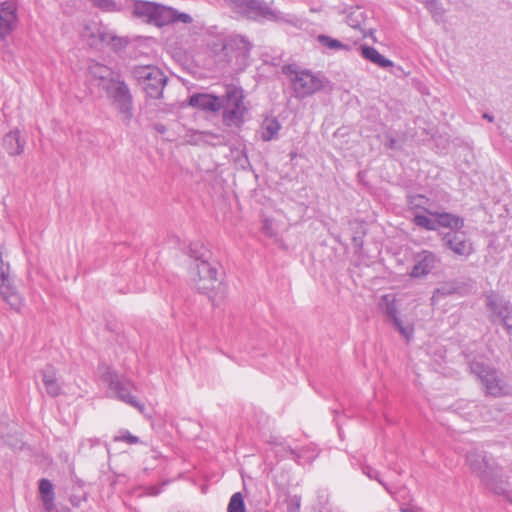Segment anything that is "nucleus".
<instances>
[{
	"label": "nucleus",
	"instance_id": "1",
	"mask_svg": "<svg viewBox=\"0 0 512 512\" xmlns=\"http://www.w3.org/2000/svg\"><path fill=\"white\" fill-rule=\"evenodd\" d=\"M466 462L470 470L491 491L498 495H506L508 482L494 458L488 455L482 448L474 447L468 451Z\"/></svg>",
	"mask_w": 512,
	"mask_h": 512
},
{
	"label": "nucleus",
	"instance_id": "2",
	"mask_svg": "<svg viewBox=\"0 0 512 512\" xmlns=\"http://www.w3.org/2000/svg\"><path fill=\"white\" fill-rule=\"evenodd\" d=\"M91 73L101 79L102 89L122 115L124 122L128 124L133 117V97L128 85L120 76L114 75L107 67L99 64L91 68Z\"/></svg>",
	"mask_w": 512,
	"mask_h": 512
},
{
	"label": "nucleus",
	"instance_id": "3",
	"mask_svg": "<svg viewBox=\"0 0 512 512\" xmlns=\"http://www.w3.org/2000/svg\"><path fill=\"white\" fill-rule=\"evenodd\" d=\"M251 43L241 35H229L212 45V51L220 62L231 65L234 70H243L251 51Z\"/></svg>",
	"mask_w": 512,
	"mask_h": 512
},
{
	"label": "nucleus",
	"instance_id": "4",
	"mask_svg": "<svg viewBox=\"0 0 512 512\" xmlns=\"http://www.w3.org/2000/svg\"><path fill=\"white\" fill-rule=\"evenodd\" d=\"M245 95L241 87L229 85L225 93L220 96V110L222 122L230 128H240L245 122L248 108L244 102Z\"/></svg>",
	"mask_w": 512,
	"mask_h": 512
},
{
	"label": "nucleus",
	"instance_id": "5",
	"mask_svg": "<svg viewBox=\"0 0 512 512\" xmlns=\"http://www.w3.org/2000/svg\"><path fill=\"white\" fill-rule=\"evenodd\" d=\"M97 375L108 385V392L112 397L125 402L132 407L140 408V403L132 394L134 385L130 380L117 375L111 367L105 363L99 364L97 368Z\"/></svg>",
	"mask_w": 512,
	"mask_h": 512
},
{
	"label": "nucleus",
	"instance_id": "6",
	"mask_svg": "<svg viewBox=\"0 0 512 512\" xmlns=\"http://www.w3.org/2000/svg\"><path fill=\"white\" fill-rule=\"evenodd\" d=\"M132 75L146 96L151 99L162 97L167 77L163 71L155 65H139L132 69Z\"/></svg>",
	"mask_w": 512,
	"mask_h": 512
},
{
	"label": "nucleus",
	"instance_id": "7",
	"mask_svg": "<svg viewBox=\"0 0 512 512\" xmlns=\"http://www.w3.org/2000/svg\"><path fill=\"white\" fill-rule=\"evenodd\" d=\"M234 8L246 14L249 18L265 19L274 22H290L289 15L274 8L264 0H229Z\"/></svg>",
	"mask_w": 512,
	"mask_h": 512
},
{
	"label": "nucleus",
	"instance_id": "8",
	"mask_svg": "<svg viewBox=\"0 0 512 512\" xmlns=\"http://www.w3.org/2000/svg\"><path fill=\"white\" fill-rule=\"evenodd\" d=\"M488 319L492 324H501L512 334V304L502 295L491 291L485 295Z\"/></svg>",
	"mask_w": 512,
	"mask_h": 512
},
{
	"label": "nucleus",
	"instance_id": "9",
	"mask_svg": "<svg viewBox=\"0 0 512 512\" xmlns=\"http://www.w3.org/2000/svg\"><path fill=\"white\" fill-rule=\"evenodd\" d=\"M283 73L289 78L292 89L297 97L303 98L322 88L319 77L307 70H297L293 66H285Z\"/></svg>",
	"mask_w": 512,
	"mask_h": 512
},
{
	"label": "nucleus",
	"instance_id": "10",
	"mask_svg": "<svg viewBox=\"0 0 512 512\" xmlns=\"http://www.w3.org/2000/svg\"><path fill=\"white\" fill-rule=\"evenodd\" d=\"M379 309L385 316V321L391 324L395 330L406 340L410 342L413 338L414 327L410 323H405L399 316V305L395 295L385 294L380 298Z\"/></svg>",
	"mask_w": 512,
	"mask_h": 512
},
{
	"label": "nucleus",
	"instance_id": "11",
	"mask_svg": "<svg viewBox=\"0 0 512 512\" xmlns=\"http://www.w3.org/2000/svg\"><path fill=\"white\" fill-rule=\"evenodd\" d=\"M469 366L471 373L481 381L488 395L498 397L505 394V384L494 368L481 360H473Z\"/></svg>",
	"mask_w": 512,
	"mask_h": 512
},
{
	"label": "nucleus",
	"instance_id": "12",
	"mask_svg": "<svg viewBox=\"0 0 512 512\" xmlns=\"http://www.w3.org/2000/svg\"><path fill=\"white\" fill-rule=\"evenodd\" d=\"M80 36L90 47H96L99 44H106L113 50H120L126 45V41L107 28L99 26L96 23H87L80 31Z\"/></svg>",
	"mask_w": 512,
	"mask_h": 512
},
{
	"label": "nucleus",
	"instance_id": "13",
	"mask_svg": "<svg viewBox=\"0 0 512 512\" xmlns=\"http://www.w3.org/2000/svg\"><path fill=\"white\" fill-rule=\"evenodd\" d=\"M167 13L165 5L144 0L132 1V16L144 23L162 27L164 20L167 19Z\"/></svg>",
	"mask_w": 512,
	"mask_h": 512
},
{
	"label": "nucleus",
	"instance_id": "14",
	"mask_svg": "<svg viewBox=\"0 0 512 512\" xmlns=\"http://www.w3.org/2000/svg\"><path fill=\"white\" fill-rule=\"evenodd\" d=\"M209 260L210 259H204L200 260V262H196L195 266L191 267V273H195L198 277V279L194 278L198 292L207 294L209 298H212L210 293L215 288L216 284H218V271L216 266Z\"/></svg>",
	"mask_w": 512,
	"mask_h": 512
},
{
	"label": "nucleus",
	"instance_id": "15",
	"mask_svg": "<svg viewBox=\"0 0 512 512\" xmlns=\"http://www.w3.org/2000/svg\"><path fill=\"white\" fill-rule=\"evenodd\" d=\"M19 25L18 5L14 0L0 2V41L7 38Z\"/></svg>",
	"mask_w": 512,
	"mask_h": 512
},
{
	"label": "nucleus",
	"instance_id": "16",
	"mask_svg": "<svg viewBox=\"0 0 512 512\" xmlns=\"http://www.w3.org/2000/svg\"><path fill=\"white\" fill-rule=\"evenodd\" d=\"M442 242L444 247L451 250L458 256L468 257L474 251L470 238L462 229H456L443 233Z\"/></svg>",
	"mask_w": 512,
	"mask_h": 512
},
{
	"label": "nucleus",
	"instance_id": "17",
	"mask_svg": "<svg viewBox=\"0 0 512 512\" xmlns=\"http://www.w3.org/2000/svg\"><path fill=\"white\" fill-rule=\"evenodd\" d=\"M438 262V257L435 253L423 250L415 256V263L410 272L413 278H419L428 275Z\"/></svg>",
	"mask_w": 512,
	"mask_h": 512
},
{
	"label": "nucleus",
	"instance_id": "18",
	"mask_svg": "<svg viewBox=\"0 0 512 512\" xmlns=\"http://www.w3.org/2000/svg\"><path fill=\"white\" fill-rule=\"evenodd\" d=\"M188 104L202 111L215 113L220 111V96L208 93H194L189 97Z\"/></svg>",
	"mask_w": 512,
	"mask_h": 512
},
{
	"label": "nucleus",
	"instance_id": "19",
	"mask_svg": "<svg viewBox=\"0 0 512 512\" xmlns=\"http://www.w3.org/2000/svg\"><path fill=\"white\" fill-rule=\"evenodd\" d=\"M367 22V15L360 7L352 9L346 16V23L350 27L360 30L363 37H372L374 30L368 26Z\"/></svg>",
	"mask_w": 512,
	"mask_h": 512
},
{
	"label": "nucleus",
	"instance_id": "20",
	"mask_svg": "<svg viewBox=\"0 0 512 512\" xmlns=\"http://www.w3.org/2000/svg\"><path fill=\"white\" fill-rule=\"evenodd\" d=\"M288 457L295 460L300 465L312 462L318 455L317 446L309 444L300 449L288 447L286 450Z\"/></svg>",
	"mask_w": 512,
	"mask_h": 512
},
{
	"label": "nucleus",
	"instance_id": "21",
	"mask_svg": "<svg viewBox=\"0 0 512 512\" xmlns=\"http://www.w3.org/2000/svg\"><path fill=\"white\" fill-rule=\"evenodd\" d=\"M428 214L436 218V230L439 227L449 228L450 231L464 227L463 218L448 212L428 211Z\"/></svg>",
	"mask_w": 512,
	"mask_h": 512
},
{
	"label": "nucleus",
	"instance_id": "22",
	"mask_svg": "<svg viewBox=\"0 0 512 512\" xmlns=\"http://www.w3.org/2000/svg\"><path fill=\"white\" fill-rule=\"evenodd\" d=\"M25 140H22L18 130L10 131L3 137V147L11 155H20L24 151Z\"/></svg>",
	"mask_w": 512,
	"mask_h": 512
},
{
	"label": "nucleus",
	"instance_id": "23",
	"mask_svg": "<svg viewBox=\"0 0 512 512\" xmlns=\"http://www.w3.org/2000/svg\"><path fill=\"white\" fill-rule=\"evenodd\" d=\"M361 55L366 60L372 62L373 64L381 68H389L393 66V62L388 58L384 57L382 54H380L378 50L375 49L374 47L362 45Z\"/></svg>",
	"mask_w": 512,
	"mask_h": 512
},
{
	"label": "nucleus",
	"instance_id": "24",
	"mask_svg": "<svg viewBox=\"0 0 512 512\" xmlns=\"http://www.w3.org/2000/svg\"><path fill=\"white\" fill-rule=\"evenodd\" d=\"M42 380L45 386L46 392L52 396L56 397L61 393V386L56 377L55 370L53 367H47L42 372Z\"/></svg>",
	"mask_w": 512,
	"mask_h": 512
},
{
	"label": "nucleus",
	"instance_id": "25",
	"mask_svg": "<svg viewBox=\"0 0 512 512\" xmlns=\"http://www.w3.org/2000/svg\"><path fill=\"white\" fill-rule=\"evenodd\" d=\"M281 125L276 118H266L261 125V138L263 141H271L277 138Z\"/></svg>",
	"mask_w": 512,
	"mask_h": 512
},
{
	"label": "nucleus",
	"instance_id": "26",
	"mask_svg": "<svg viewBox=\"0 0 512 512\" xmlns=\"http://www.w3.org/2000/svg\"><path fill=\"white\" fill-rule=\"evenodd\" d=\"M39 493L42 502L47 510L51 509L54 501L53 485L48 479H41L39 481Z\"/></svg>",
	"mask_w": 512,
	"mask_h": 512
},
{
	"label": "nucleus",
	"instance_id": "27",
	"mask_svg": "<svg viewBox=\"0 0 512 512\" xmlns=\"http://www.w3.org/2000/svg\"><path fill=\"white\" fill-rule=\"evenodd\" d=\"M93 7L105 13H117L124 10V5L117 0H89Z\"/></svg>",
	"mask_w": 512,
	"mask_h": 512
},
{
	"label": "nucleus",
	"instance_id": "28",
	"mask_svg": "<svg viewBox=\"0 0 512 512\" xmlns=\"http://www.w3.org/2000/svg\"><path fill=\"white\" fill-rule=\"evenodd\" d=\"M317 41L330 51L351 50V46L349 44H345L338 39L332 38L325 34H319L317 36Z\"/></svg>",
	"mask_w": 512,
	"mask_h": 512
},
{
	"label": "nucleus",
	"instance_id": "29",
	"mask_svg": "<svg viewBox=\"0 0 512 512\" xmlns=\"http://www.w3.org/2000/svg\"><path fill=\"white\" fill-rule=\"evenodd\" d=\"M189 256L194 260V262H200V260L210 259L211 253L204 246L203 243L196 241L192 242L189 245Z\"/></svg>",
	"mask_w": 512,
	"mask_h": 512
},
{
	"label": "nucleus",
	"instance_id": "30",
	"mask_svg": "<svg viewBox=\"0 0 512 512\" xmlns=\"http://www.w3.org/2000/svg\"><path fill=\"white\" fill-rule=\"evenodd\" d=\"M165 10L169 13H167V19L164 20V26L177 22H182L185 24L192 22V17L187 13L179 12L168 6H165Z\"/></svg>",
	"mask_w": 512,
	"mask_h": 512
},
{
	"label": "nucleus",
	"instance_id": "31",
	"mask_svg": "<svg viewBox=\"0 0 512 512\" xmlns=\"http://www.w3.org/2000/svg\"><path fill=\"white\" fill-rule=\"evenodd\" d=\"M425 5L426 9L431 13L435 21L442 20L445 10L437 0H417Z\"/></svg>",
	"mask_w": 512,
	"mask_h": 512
},
{
	"label": "nucleus",
	"instance_id": "32",
	"mask_svg": "<svg viewBox=\"0 0 512 512\" xmlns=\"http://www.w3.org/2000/svg\"><path fill=\"white\" fill-rule=\"evenodd\" d=\"M408 205L410 209H420L424 212L428 213V211H431L429 206V199L425 197L424 195H411L408 197Z\"/></svg>",
	"mask_w": 512,
	"mask_h": 512
},
{
	"label": "nucleus",
	"instance_id": "33",
	"mask_svg": "<svg viewBox=\"0 0 512 512\" xmlns=\"http://www.w3.org/2000/svg\"><path fill=\"white\" fill-rule=\"evenodd\" d=\"M227 512H246V506L241 492H236L230 497Z\"/></svg>",
	"mask_w": 512,
	"mask_h": 512
},
{
	"label": "nucleus",
	"instance_id": "34",
	"mask_svg": "<svg viewBox=\"0 0 512 512\" xmlns=\"http://www.w3.org/2000/svg\"><path fill=\"white\" fill-rule=\"evenodd\" d=\"M413 222L420 228L426 229L428 231L436 230V218L431 219L424 214L415 213Z\"/></svg>",
	"mask_w": 512,
	"mask_h": 512
},
{
	"label": "nucleus",
	"instance_id": "35",
	"mask_svg": "<svg viewBox=\"0 0 512 512\" xmlns=\"http://www.w3.org/2000/svg\"><path fill=\"white\" fill-rule=\"evenodd\" d=\"M361 471L362 473L367 476L369 479L371 480H376L379 484H381L385 489L386 491L390 492V489L389 487L387 486V484L380 478V474L379 472L373 468L372 466L370 465H367V464H363L361 465Z\"/></svg>",
	"mask_w": 512,
	"mask_h": 512
},
{
	"label": "nucleus",
	"instance_id": "36",
	"mask_svg": "<svg viewBox=\"0 0 512 512\" xmlns=\"http://www.w3.org/2000/svg\"><path fill=\"white\" fill-rule=\"evenodd\" d=\"M114 441L115 442L123 441V442H126L131 445L137 444L140 442V440L137 436L132 435L127 430L120 431L116 436H114Z\"/></svg>",
	"mask_w": 512,
	"mask_h": 512
},
{
	"label": "nucleus",
	"instance_id": "37",
	"mask_svg": "<svg viewBox=\"0 0 512 512\" xmlns=\"http://www.w3.org/2000/svg\"><path fill=\"white\" fill-rule=\"evenodd\" d=\"M301 499L297 495L289 497L287 501V512H300Z\"/></svg>",
	"mask_w": 512,
	"mask_h": 512
},
{
	"label": "nucleus",
	"instance_id": "38",
	"mask_svg": "<svg viewBox=\"0 0 512 512\" xmlns=\"http://www.w3.org/2000/svg\"><path fill=\"white\" fill-rule=\"evenodd\" d=\"M451 293H452V290L449 287H447V286L439 287L434 291L431 301L434 304L436 301L439 300L440 297L450 295Z\"/></svg>",
	"mask_w": 512,
	"mask_h": 512
},
{
	"label": "nucleus",
	"instance_id": "39",
	"mask_svg": "<svg viewBox=\"0 0 512 512\" xmlns=\"http://www.w3.org/2000/svg\"><path fill=\"white\" fill-rule=\"evenodd\" d=\"M100 444V440L98 438H88L81 442L80 447L84 449L85 447L93 448L96 445Z\"/></svg>",
	"mask_w": 512,
	"mask_h": 512
},
{
	"label": "nucleus",
	"instance_id": "40",
	"mask_svg": "<svg viewBox=\"0 0 512 512\" xmlns=\"http://www.w3.org/2000/svg\"><path fill=\"white\" fill-rule=\"evenodd\" d=\"M195 136L198 137V139H201V140H204V141H208V138L212 136L211 133L209 132H197L195 134Z\"/></svg>",
	"mask_w": 512,
	"mask_h": 512
},
{
	"label": "nucleus",
	"instance_id": "41",
	"mask_svg": "<svg viewBox=\"0 0 512 512\" xmlns=\"http://www.w3.org/2000/svg\"><path fill=\"white\" fill-rule=\"evenodd\" d=\"M160 492H161V489H160V488H158V487H150V492H149V494H150V495H154V496H156V495H158Z\"/></svg>",
	"mask_w": 512,
	"mask_h": 512
},
{
	"label": "nucleus",
	"instance_id": "42",
	"mask_svg": "<svg viewBox=\"0 0 512 512\" xmlns=\"http://www.w3.org/2000/svg\"><path fill=\"white\" fill-rule=\"evenodd\" d=\"M482 117L484 119H486L487 121H489V122H493L494 121V117L491 114H489V113H484Z\"/></svg>",
	"mask_w": 512,
	"mask_h": 512
},
{
	"label": "nucleus",
	"instance_id": "43",
	"mask_svg": "<svg viewBox=\"0 0 512 512\" xmlns=\"http://www.w3.org/2000/svg\"><path fill=\"white\" fill-rule=\"evenodd\" d=\"M401 512H416L414 507H402Z\"/></svg>",
	"mask_w": 512,
	"mask_h": 512
},
{
	"label": "nucleus",
	"instance_id": "44",
	"mask_svg": "<svg viewBox=\"0 0 512 512\" xmlns=\"http://www.w3.org/2000/svg\"><path fill=\"white\" fill-rule=\"evenodd\" d=\"M156 129L158 132L163 133L165 131V127L163 125H157Z\"/></svg>",
	"mask_w": 512,
	"mask_h": 512
},
{
	"label": "nucleus",
	"instance_id": "45",
	"mask_svg": "<svg viewBox=\"0 0 512 512\" xmlns=\"http://www.w3.org/2000/svg\"><path fill=\"white\" fill-rule=\"evenodd\" d=\"M507 500L511 503L512 505V498L511 497H508Z\"/></svg>",
	"mask_w": 512,
	"mask_h": 512
},
{
	"label": "nucleus",
	"instance_id": "46",
	"mask_svg": "<svg viewBox=\"0 0 512 512\" xmlns=\"http://www.w3.org/2000/svg\"><path fill=\"white\" fill-rule=\"evenodd\" d=\"M0 437L3 438L4 437V434L2 432H0Z\"/></svg>",
	"mask_w": 512,
	"mask_h": 512
}]
</instances>
